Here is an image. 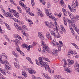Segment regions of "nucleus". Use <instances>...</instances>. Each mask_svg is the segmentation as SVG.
Returning <instances> with one entry per match:
<instances>
[{
    "label": "nucleus",
    "mask_w": 79,
    "mask_h": 79,
    "mask_svg": "<svg viewBox=\"0 0 79 79\" xmlns=\"http://www.w3.org/2000/svg\"><path fill=\"white\" fill-rule=\"evenodd\" d=\"M56 32L57 34H56V38H60L61 37V35H60V33H58V31H57Z\"/></svg>",
    "instance_id": "bb28decb"
},
{
    "label": "nucleus",
    "mask_w": 79,
    "mask_h": 79,
    "mask_svg": "<svg viewBox=\"0 0 79 79\" xmlns=\"http://www.w3.org/2000/svg\"><path fill=\"white\" fill-rule=\"evenodd\" d=\"M52 44L53 45V46H56V42H55V41H54V40H53L52 41Z\"/></svg>",
    "instance_id": "49530a36"
},
{
    "label": "nucleus",
    "mask_w": 79,
    "mask_h": 79,
    "mask_svg": "<svg viewBox=\"0 0 79 79\" xmlns=\"http://www.w3.org/2000/svg\"><path fill=\"white\" fill-rule=\"evenodd\" d=\"M56 45L58 47V49L59 51H61V47H60V45L59 44V43L58 42L56 43Z\"/></svg>",
    "instance_id": "cd10ccee"
},
{
    "label": "nucleus",
    "mask_w": 79,
    "mask_h": 79,
    "mask_svg": "<svg viewBox=\"0 0 79 79\" xmlns=\"http://www.w3.org/2000/svg\"><path fill=\"white\" fill-rule=\"evenodd\" d=\"M19 4L20 6H23V7H24V8H26L27 7H26V4H24L23 2H19Z\"/></svg>",
    "instance_id": "f8f14e48"
},
{
    "label": "nucleus",
    "mask_w": 79,
    "mask_h": 79,
    "mask_svg": "<svg viewBox=\"0 0 79 79\" xmlns=\"http://www.w3.org/2000/svg\"><path fill=\"white\" fill-rule=\"evenodd\" d=\"M72 9H71V12H74V11L76 10V7L73 6L72 7Z\"/></svg>",
    "instance_id": "a878e982"
},
{
    "label": "nucleus",
    "mask_w": 79,
    "mask_h": 79,
    "mask_svg": "<svg viewBox=\"0 0 79 79\" xmlns=\"http://www.w3.org/2000/svg\"><path fill=\"white\" fill-rule=\"evenodd\" d=\"M64 67L66 66V65L67 64V62L66 61L64 62Z\"/></svg>",
    "instance_id": "774afa93"
},
{
    "label": "nucleus",
    "mask_w": 79,
    "mask_h": 79,
    "mask_svg": "<svg viewBox=\"0 0 79 79\" xmlns=\"http://www.w3.org/2000/svg\"><path fill=\"white\" fill-rule=\"evenodd\" d=\"M26 59L28 60V61H29V62H30L31 64H32V60H31V59L30 57H27L26 58Z\"/></svg>",
    "instance_id": "c756f323"
},
{
    "label": "nucleus",
    "mask_w": 79,
    "mask_h": 79,
    "mask_svg": "<svg viewBox=\"0 0 79 79\" xmlns=\"http://www.w3.org/2000/svg\"><path fill=\"white\" fill-rule=\"evenodd\" d=\"M2 56H4L5 58L7 60H8V56L6 55L5 54V53H2Z\"/></svg>",
    "instance_id": "4be33fe9"
},
{
    "label": "nucleus",
    "mask_w": 79,
    "mask_h": 79,
    "mask_svg": "<svg viewBox=\"0 0 79 79\" xmlns=\"http://www.w3.org/2000/svg\"><path fill=\"white\" fill-rule=\"evenodd\" d=\"M48 51V49H44L43 51V52L44 53H47V52Z\"/></svg>",
    "instance_id": "a18cd8bd"
},
{
    "label": "nucleus",
    "mask_w": 79,
    "mask_h": 79,
    "mask_svg": "<svg viewBox=\"0 0 79 79\" xmlns=\"http://www.w3.org/2000/svg\"><path fill=\"white\" fill-rule=\"evenodd\" d=\"M19 53H20V54H21L23 56H24V54L22 51H20V52H19Z\"/></svg>",
    "instance_id": "5fc2aeb1"
},
{
    "label": "nucleus",
    "mask_w": 79,
    "mask_h": 79,
    "mask_svg": "<svg viewBox=\"0 0 79 79\" xmlns=\"http://www.w3.org/2000/svg\"><path fill=\"white\" fill-rule=\"evenodd\" d=\"M64 25H65V26H67V25H68V24H67V22H66V20H64Z\"/></svg>",
    "instance_id": "e2e57ef3"
},
{
    "label": "nucleus",
    "mask_w": 79,
    "mask_h": 79,
    "mask_svg": "<svg viewBox=\"0 0 79 79\" xmlns=\"http://www.w3.org/2000/svg\"><path fill=\"white\" fill-rule=\"evenodd\" d=\"M0 71L2 73V74L4 75H6V72H5V70L2 69H0Z\"/></svg>",
    "instance_id": "a211bd4d"
},
{
    "label": "nucleus",
    "mask_w": 79,
    "mask_h": 79,
    "mask_svg": "<svg viewBox=\"0 0 79 79\" xmlns=\"http://www.w3.org/2000/svg\"><path fill=\"white\" fill-rule=\"evenodd\" d=\"M38 36L42 40H44V35L42 34V33H38Z\"/></svg>",
    "instance_id": "9b49d317"
},
{
    "label": "nucleus",
    "mask_w": 79,
    "mask_h": 79,
    "mask_svg": "<svg viewBox=\"0 0 79 79\" xmlns=\"http://www.w3.org/2000/svg\"><path fill=\"white\" fill-rule=\"evenodd\" d=\"M19 23V24L20 25H21V24H23V22H21V21H18V22Z\"/></svg>",
    "instance_id": "680f3d73"
},
{
    "label": "nucleus",
    "mask_w": 79,
    "mask_h": 79,
    "mask_svg": "<svg viewBox=\"0 0 79 79\" xmlns=\"http://www.w3.org/2000/svg\"><path fill=\"white\" fill-rule=\"evenodd\" d=\"M40 1L41 3H42L43 5L45 4V2L44 0H40Z\"/></svg>",
    "instance_id": "ea45409f"
},
{
    "label": "nucleus",
    "mask_w": 79,
    "mask_h": 79,
    "mask_svg": "<svg viewBox=\"0 0 79 79\" xmlns=\"http://www.w3.org/2000/svg\"><path fill=\"white\" fill-rule=\"evenodd\" d=\"M46 14L47 16H49V18H50L52 19H53V20H56V18L55 17L52 16V14L51 13H49L48 11L46 9L45 10Z\"/></svg>",
    "instance_id": "20e7f679"
},
{
    "label": "nucleus",
    "mask_w": 79,
    "mask_h": 79,
    "mask_svg": "<svg viewBox=\"0 0 79 79\" xmlns=\"http://www.w3.org/2000/svg\"><path fill=\"white\" fill-rule=\"evenodd\" d=\"M6 69H7L8 70H10V67L8 66H7L6 67Z\"/></svg>",
    "instance_id": "13d9d810"
},
{
    "label": "nucleus",
    "mask_w": 79,
    "mask_h": 79,
    "mask_svg": "<svg viewBox=\"0 0 79 79\" xmlns=\"http://www.w3.org/2000/svg\"><path fill=\"white\" fill-rule=\"evenodd\" d=\"M77 53L76 52H75L74 51H71V50H70L68 52V57L69 58H70V56L71 55H73V56H74L75 58H77Z\"/></svg>",
    "instance_id": "f03ea898"
},
{
    "label": "nucleus",
    "mask_w": 79,
    "mask_h": 79,
    "mask_svg": "<svg viewBox=\"0 0 79 79\" xmlns=\"http://www.w3.org/2000/svg\"><path fill=\"white\" fill-rule=\"evenodd\" d=\"M22 74L25 77H27V75L26 74V72H23L22 73Z\"/></svg>",
    "instance_id": "58836bf2"
},
{
    "label": "nucleus",
    "mask_w": 79,
    "mask_h": 79,
    "mask_svg": "<svg viewBox=\"0 0 79 79\" xmlns=\"http://www.w3.org/2000/svg\"><path fill=\"white\" fill-rule=\"evenodd\" d=\"M44 23L47 26H48V22H44Z\"/></svg>",
    "instance_id": "338daca9"
},
{
    "label": "nucleus",
    "mask_w": 79,
    "mask_h": 79,
    "mask_svg": "<svg viewBox=\"0 0 79 79\" xmlns=\"http://www.w3.org/2000/svg\"><path fill=\"white\" fill-rule=\"evenodd\" d=\"M8 9L9 10V11L10 13H15L16 11L14 10L11 9L10 8H8Z\"/></svg>",
    "instance_id": "b1692460"
},
{
    "label": "nucleus",
    "mask_w": 79,
    "mask_h": 79,
    "mask_svg": "<svg viewBox=\"0 0 79 79\" xmlns=\"http://www.w3.org/2000/svg\"><path fill=\"white\" fill-rule=\"evenodd\" d=\"M60 29L62 30L64 33H66V30L64 29V27L62 25H60Z\"/></svg>",
    "instance_id": "f3484780"
},
{
    "label": "nucleus",
    "mask_w": 79,
    "mask_h": 79,
    "mask_svg": "<svg viewBox=\"0 0 79 79\" xmlns=\"http://www.w3.org/2000/svg\"><path fill=\"white\" fill-rule=\"evenodd\" d=\"M16 51H17V52H20V49H19V46H17L16 47Z\"/></svg>",
    "instance_id": "e433bc0d"
},
{
    "label": "nucleus",
    "mask_w": 79,
    "mask_h": 79,
    "mask_svg": "<svg viewBox=\"0 0 79 79\" xmlns=\"http://www.w3.org/2000/svg\"><path fill=\"white\" fill-rule=\"evenodd\" d=\"M75 69L79 68V64L76 63L74 65Z\"/></svg>",
    "instance_id": "c85d7f7f"
},
{
    "label": "nucleus",
    "mask_w": 79,
    "mask_h": 79,
    "mask_svg": "<svg viewBox=\"0 0 79 79\" xmlns=\"http://www.w3.org/2000/svg\"><path fill=\"white\" fill-rule=\"evenodd\" d=\"M19 15V14L18 12H16V10L15 12V13L13 14V15L15 16L16 18H19V15Z\"/></svg>",
    "instance_id": "4468645a"
},
{
    "label": "nucleus",
    "mask_w": 79,
    "mask_h": 79,
    "mask_svg": "<svg viewBox=\"0 0 79 79\" xmlns=\"http://www.w3.org/2000/svg\"><path fill=\"white\" fill-rule=\"evenodd\" d=\"M67 22H68V23H70V25H69V27H73V25H76L75 24H73V23H72V22H71V20H70V19H67Z\"/></svg>",
    "instance_id": "9d476101"
},
{
    "label": "nucleus",
    "mask_w": 79,
    "mask_h": 79,
    "mask_svg": "<svg viewBox=\"0 0 79 79\" xmlns=\"http://www.w3.org/2000/svg\"><path fill=\"white\" fill-rule=\"evenodd\" d=\"M51 6H50V3L48 2V6H47V8H50V7Z\"/></svg>",
    "instance_id": "bf43d9fd"
},
{
    "label": "nucleus",
    "mask_w": 79,
    "mask_h": 79,
    "mask_svg": "<svg viewBox=\"0 0 79 79\" xmlns=\"http://www.w3.org/2000/svg\"><path fill=\"white\" fill-rule=\"evenodd\" d=\"M3 15L4 16H5L6 17H8V18H9V17L11 16V15H10V14L9 12L4 14Z\"/></svg>",
    "instance_id": "412c9836"
},
{
    "label": "nucleus",
    "mask_w": 79,
    "mask_h": 79,
    "mask_svg": "<svg viewBox=\"0 0 79 79\" xmlns=\"http://www.w3.org/2000/svg\"><path fill=\"white\" fill-rule=\"evenodd\" d=\"M42 75L43 76H44V77L46 79H50V77H49L48 75L44 73H41Z\"/></svg>",
    "instance_id": "423d86ee"
},
{
    "label": "nucleus",
    "mask_w": 79,
    "mask_h": 79,
    "mask_svg": "<svg viewBox=\"0 0 79 79\" xmlns=\"http://www.w3.org/2000/svg\"><path fill=\"white\" fill-rule=\"evenodd\" d=\"M59 43L60 44L61 47H63V43L61 41H59Z\"/></svg>",
    "instance_id": "603ef678"
},
{
    "label": "nucleus",
    "mask_w": 79,
    "mask_h": 79,
    "mask_svg": "<svg viewBox=\"0 0 79 79\" xmlns=\"http://www.w3.org/2000/svg\"><path fill=\"white\" fill-rule=\"evenodd\" d=\"M28 22L29 23V24L30 26H32V24H33V23H32V21L30 20H28Z\"/></svg>",
    "instance_id": "393cba45"
},
{
    "label": "nucleus",
    "mask_w": 79,
    "mask_h": 79,
    "mask_svg": "<svg viewBox=\"0 0 79 79\" xmlns=\"http://www.w3.org/2000/svg\"><path fill=\"white\" fill-rule=\"evenodd\" d=\"M48 53H52V51H51L50 49H48Z\"/></svg>",
    "instance_id": "0e129e2a"
},
{
    "label": "nucleus",
    "mask_w": 79,
    "mask_h": 79,
    "mask_svg": "<svg viewBox=\"0 0 79 79\" xmlns=\"http://www.w3.org/2000/svg\"><path fill=\"white\" fill-rule=\"evenodd\" d=\"M14 64L15 66V67H16V68H17V69H18L19 68V66H18V64L15 62H14Z\"/></svg>",
    "instance_id": "4c0bfd02"
},
{
    "label": "nucleus",
    "mask_w": 79,
    "mask_h": 79,
    "mask_svg": "<svg viewBox=\"0 0 79 79\" xmlns=\"http://www.w3.org/2000/svg\"><path fill=\"white\" fill-rule=\"evenodd\" d=\"M26 31H25V33H23V35H25V37H27V36H28L29 35L27 34H26Z\"/></svg>",
    "instance_id": "8fccbe9b"
},
{
    "label": "nucleus",
    "mask_w": 79,
    "mask_h": 79,
    "mask_svg": "<svg viewBox=\"0 0 79 79\" xmlns=\"http://www.w3.org/2000/svg\"><path fill=\"white\" fill-rule=\"evenodd\" d=\"M22 47L23 48H28V46L27 44H23L22 45Z\"/></svg>",
    "instance_id": "aec40b11"
},
{
    "label": "nucleus",
    "mask_w": 79,
    "mask_h": 79,
    "mask_svg": "<svg viewBox=\"0 0 79 79\" xmlns=\"http://www.w3.org/2000/svg\"><path fill=\"white\" fill-rule=\"evenodd\" d=\"M75 69L77 72L78 73H79V68H77V69Z\"/></svg>",
    "instance_id": "69168bd1"
},
{
    "label": "nucleus",
    "mask_w": 79,
    "mask_h": 79,
    "mask_svg": "<svg viewBox=\"0 0 79 79\" xmlns=\"http://www.w3.org/2000/svg\"><path fill=\"white\" fill-rule=\"evenodd\" d=\"M30 8L29 7L27 8V10H26V11L27 13H29L30 12Z\"/></svg>",
    "instance_id": "37998d69"
},
{
    "label": "nucleus",
    "mask_w": 79,
    "mask_h": 79,
    "mask_svg": "<svg viewBox=\"0 0 79 79\" xmlns=\"http://www.w3.org/2000/svg\"><path fill=\"white\" fill-rule=\"evenodd\" d=\"M67 61L69 62V65H71L74 64V60H70V59H68Z\"/></svg>",
    "instance_id": "1a4fd4ad"
},
{
    "label": "nucleus",
    "mask_w": 79,
    "mask_h": 79,
    "mask_svg": "<svg viewBox=\"0 0 79 79\" xmlns=\"http://www.w3.org/2000/svg\"><path fill=\"white\" fill-rule=\"evenodd\" d=\"M41 58H42V59H43L44 60H45V61H48V62H50L48 59L47 58H45L44 57H42Z\"/></svg>",
    "instance_id": "2f4dec72"
},
{
    "label": "nucleus",
    "mask_w": 79,
    "mask_h": 79,
    "mask_svg": "<svg viewBox=\"0 0 79 79\" xmlns=\"http://www.w3.org/2000/svg\"><path fill=\"white\" fill-rule=\"evenodd\" d=\"M28 72L30 74H34L36 73V72H35L34 70H32L31 69H29Z\"/></svg>",
    "instance_id": "6e6552de"
},
{
    "label": "nucleus",
    "mask_w": 79,
    "mask_h": 79,
    "mask_svg": "<svg viewBox=\"0 0 79 79\" xmlns=\"http://www.w3.org/2000/svg\"><path fill=\"white\" fill-rule=\"evenodd\" d=\"M62 11L64 15H65V16H67V12H66V9H64V8H63Z\"/></svg>",
    "instance_id": "5701e85b"
},
{
    "label": "nucleus",
    "mask_w": 79,
    "mask_h": 79,
    "mask_svg": "<svg viewBox=\"0 0 79 79\" xmlns=\"http://www.w3.org/2000/svg\"><path fill=\"white\" fill-rule=\"evenodd\" d=\"M4 24L7 27V29L9 30H10V26H9V25H8V24L6 23H4Z\"/></svg>",
    "instance_id": "72a5a7b5"
},
{
    "label": "nucleus",
    "mask_w": 79,
    "mask_h": 79,
    "mask_svg": "<svg viewBox=\"0 0 79 79\" xmlns=\"http://www.w3.org/2000/svg\"><path fill=\"white\" fill-rule=\"evenodd\" d=\"M58 52V50H57L56 49H54V52L52 53V54L53 55H55V56H57V53Z\"/></svg>",
    "instance_id": "0eeeda50"
},
{
    "label": "nucleus",
    "mask_w": 79,
    "mask_h": 79,
    "mask_svg": "<svg viewBox=\"0 0 79 79\" xmlns=\"http://www.w3.org/2000/svg\"><path fill=\"white\" fill-rule=\"evenodd\" d=\"M76 5L75 3H74V2H72V7H76Z\"/></svg>",
    "instance_id": "c03bdc74"
},
{
    "label": "nucleus",
    "mask_w": 79,
    "mask_h": 79,
    "mask_svg": "<svg viewBox=\"0 0 79 79\" xmlns=\"http://www.w3.org/2000/svg\"><path fill=\"white\" fill-rule=\"evenodd\" d=\"M58 16H59V18H60L61 16V15H62V13H60L59 14H58Z\"/></svg>",
    "instance_id": "052dcab7"
},
{
    "label": "nucleus",
    "mask_w": 79,
    "mask_h": 79,
    "mask_svg": "<svg viewBox=\"0 0 79 79\" xmlns=\"http://www.w3.org/2000/svg\"><path fill=\"white\" fill-rule=\"evenodd\" d=\"M71 44L73 46H74V47L77 48V49H79L78 46H77V45H76V44L75 43H71Z\"/></svg>",
    "instance_id": "7c9ffc66"
},
{
    "label": "nucleus",
    "mask_w": 79,
    "mask_h": 79,
    "mask_svg": "<svg viewBox=\"0 0 79 79\" xmlns=\"http://www.w3.org/2000/svg\"><path fill=\"white\" fill-rule=\"evenodd\" d=\"M75 37L76 39V40H79V37H77V35H75Z\"/></svg>",
    "instance_id": "de8ad7c7"
},
{
    "label": "nucleus",
    "mask_w": 79,
    "mask_h": 79,
    "mask_svg": "<svg viewBox=\"0 0 79 79\" xmlns=\"http://www.w3.org/2000/svg\"><path fill=\"white\" fill-rule=\"evenodd\" d=\"M37 45V43L35 42H34L33 44L32 45V47H34V46H35Z\"/></svg>",
    "instance_id": "864d4df0"
},
{
    "label": "nucleus",
    "mask_w": 79,
    "mask_h": 79,
    "mask_svg": "<svg viewBox=\"0 0 79 79\" xmlns=\"http://www.w3.org/2000/svg\"><path fill=\"white\" fill-rule=\"evenodd\" d=\"M43 46L44 48L45 49H48V46H47L45 44H44Z\"/></svg>",
    "instance_id": "c9c22d12"
},
{
    "label": "nucleus",
    "mask_w": 79,
    "mask_h": 79,
    "mask_svg": "<svg viewBox=\"0 0 79 79\" xmlns=\"http://www.w3.org/2000/svg\"><path fill=\"white\" fill-rule=\"evenodd\" d=\"M36 64L39 66V64H40L42 67H44L45 69L47 68L48 67V65H47V64L45 62L42 61V58L41 57H40L38 58V61L37 60H36Z\"/></svg>",
    "instance_id": "f257e3e1"
},
{
    "label": "nucleus",
    "mask_w": 79,
    "mask_h": 79,
    "mask_svg": "<svg viewBox=\"0 0 79 79\" xmlns=\"http://www.w3.org/2000/svg\"><path fill=\"white\" fill-rule=\"evenodd\" d=\"M73 28L74 29L73 27H70L69 29H70V30L71 31V32H72L73 31H74V30H73Z\"/></svg>",
    "instance_id": "3c124183"
},
{
    "label": "nucleus",
    "mask_w": 79,
    "mask_h": 79,
    "mask_svg": "<svg viewBox=\"0 0 79 79\" xmlns=\"http://www.w3.org/2000/svg\"><path fill=\"white\" fill-rule=\"evenodd\" d=\"M18 29L19 30H21V32L23 34H24L26 32V30H28V29L27 28H26V26L25 25L22 26L21 27H19Z\"/></svg>",
    "instance_id": "7ed1b4c3"
},
{
    "label": "nucleus",
    "mask_w": 79,
    "mask_h": 79,
    "mask_svg": "<svg viewBox=\"0 0 79 79\" xmlns=\"http://www.w3.org/2000/svg\"><path fill=\"white\" fill-rule=\"evenodd\" d=\"M38 12L41 17H42L43 16H44V13H43L42 12H41V11L40 10H38Z\"/></svg>",
    "instance_id": "ddd939ff"
},
{
    "label": "nucleus",
    "mask_w": 79,
    "mask_h": 79,
    "mask_svg": "<svg viewBox=\"0 0 79 79\" xmlns=\"http://www.w3.org/2000/svg\"><path fill=\"white\" fill-rule=\"evenodd\" d=\"M49 31L52 35H54V36L55 38L56 37V34H55V32L53 31V30L50 29Z\"/></svg>",
    "instance_id": "2eb2a0df"
},
{
    "label": "nucleus",
    "mask_w": 79,
    "mask_h": 79,
    "mask_svg": "<svg viewBox=\"0 0 79 79\" xmlns=\"http://www.w3.org/2000/svg\"><path fill=\"white\" fill-rule=\"evenodd\" d=\"M46 70H48V71L50 73H52V70L50 69V68L49 67V66H48V67L47 68H46L45 69Z\"/></svg>",
    "instance_id": "f704fd0d"
},
{
    "label": "nucleus",
    "mask_w": 79,
    "mask_h": 79,
    "mask_svg": "<svg viewBox=\"0 0 79 79\" xmlns=\"http://www.w3.org/2000/svg\"><path fill=\"white\" fill-rule=\"evenodd\" d=\"M74 19H77V20H79V16H76V17H73V18Z\"/></svg>",
    "instance_id": "a19ab883"
},
{
    "label": "nucleus",
    "mask_w": 79,
    "mask_h": 79,
    "mask_svg": "<svg viewBox=\"0 0 79 79\" xmlns=\"http://www.w3.org/2000/svg\"><path fill=\"white\" fill-rule=\"evenodd\" d=\"M46 35L48 39H50V40H52V37H51V36H50V34L49 33H47L46 34Z\"/></svg>",
    "instance_id": "dca6fc26"
},
{
    "label": "nucleus",
    "mask_w": 79,
    "mask_h": 79,
    "mask_svg": "<svg viewBox=\"0 0 79 79\" xmlns=\"http://www.w3.org/2000/svg\"><path fill=\"white\" fill-rule=\"evenodd\" d=\"M17 10L19 12V13H23L22 10H21V9L20 8V7H19V6H17Z\"/></svg>",
    "instance_id": "6ab92c4d"
},
{
    "label": "nucleus",
    "mask_w": 79,
    "mask_h": 79,
    "mask_svg": "<svg viewBox=\"0 0 79 79\" xmlns=\"http://www.w3.org/2000/svg\"><path fill=\"white\" fill-rule=\"evenodd\" d=\"M54 77L55 79H60V76L59 75H56Z\"/></svg>",
    "instance_id": "473e14b6"
},
{
    "label": "nucleus",
    "mask_w": 79,
    "mask_h": 79,
    "mask_svg": "<svg viewBox=\"0 0 79 79\" xmlns=\"http://www.w3.org/2000/svg\"><path fill=\"white\" fill-rule=\"evenodd\" d=\"M31 3L32 6H34V5L35 4L34 1V0H31Z\"/></svg>",
    "instance_id": "79ce46f5"
},
{
    "label": "nucleus",
    "mask_w": 79,
    "mask_h": 79,
    "mask_svg": "<svg viewBox=\"0 0 79 79\" xmlns=\"http://www.w3.org/2000/svg\"><path fill=\"white\" fill-rule=\"evenodd\" d=\"M0 63L2 64H9V62L7 60H2L0 58Z\"/></svg>",
    "instance_id": "39448f33"
},
{
    "label": "nucleus",
    "mask_w": 79,
    "mask_h": 79,
    "mask_svg": "<svg viewBox=\"0 0 79 79\" xmlns=\"http://www.w3.org/2000/svg\"><path fill=\"white\" fill-rule=\"evenodd\" d=\"M72 34L73 35H75V33H74V31L73 30L72 31Z\"/></svg>",
    "instance_id": "4d7b16f0"
},
{
    "label": "nucleus",
    "mask_w": 79,
    "mask_h": 79,
    "mask_svg": "<svg viewBox=\"0 0 79 79\" xmlns=\"http://www.w3.org/2000/svg\"><path fill=\"white\" fill-rule=\"evenodd\" d=\"M28 14H29V15H31V16H34V14L31 12H30L29 13H28Z\"/></svg>",
    "instance_id": "09e8293b"
},
{
    "label": "nucleus",
    "mask_w": 79,
    "mask_h": 79,
    "mask_svg": "<svg viewBox=\"0 0 79 79\" xmlns=\"http://www.w3.org/2000/svg\"><path fill=\"white\" fill-rule=\"evenodd\" d=\"M21 44V41L18 40V41L17 43V45H18V44Z\"/></svg>",
    "instance_id": "6e6d98bb"
}]
</instances>
